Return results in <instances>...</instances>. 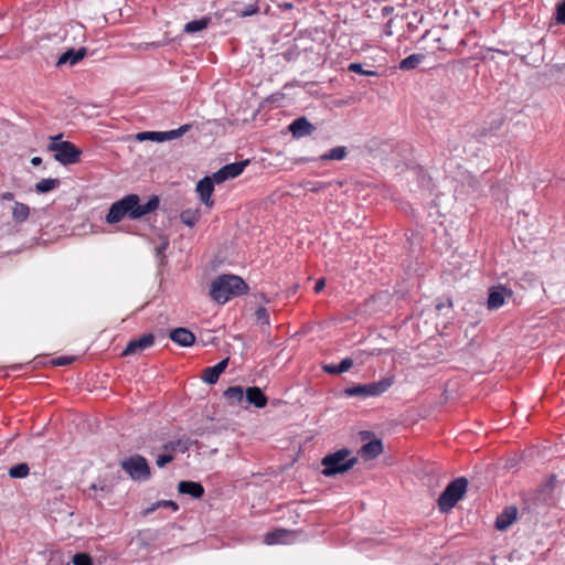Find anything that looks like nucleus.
<instances>
[{
	"label": "nucleus",
	"instance_id": "1",
	"mask_svg": "<svg viewBox=\"0 0 565 565\" xmlns=\"http://www.w3.org/2000/svg\"><path fill=\"white\" fill-rule=\"evenodd\" d=\"M158 206V196H151L146 203H140V199L137 194H128L111 204L108 214L106 215V222L108 224H116L125 216H128L131 220H138L153 212Z\"/></svg>",
	"mask_w": 565,
	"mask_h": 565
},
{
	"label": "nucleus",
	"instance_id": "2",
	"mask_svg": "<svg viewBox=\"0 0 565 565\" xmlns=\"http://www.w3.org/2000/svg\"><path fill=\"white\" fill-rule=\"evenodd\" d=\"M248 291L247 284L236 275L224 274L211 284L210 296L218 303H225L231 298L245 295Z\"/></svg>",
	"mask_w": 565,
	"mask_h": 565
},
{
	"label": "nucleus",
	"instance_id": "3",
	"mask_svg": "<svg viewBox=\"0 0 565 565\" xmlns=\"http://www.w3.org/2000/svg\"><path fill=\"white\" fill-rule=\"evenodd\" d=\"M351 451L347 448L327 455L321 463L323 466L322 473L326 477H332L350 470L356 462V457H350Z\"/></svg>",
	"mask_w": 565,
	"mask_h": 565
},
{
	"label": "nucleus",
	"instance_id": "4",
	"mask_svg": "<svg viewBox=\"0 0 565 565\" xmlns=\"http://www.w3.org/2000/svg\"><path fill=\"white\" fill-rule=\"evenodd\" d=\"M394 384V376L384 377L377 382L358 384L344 390V395L350 397H376L385 393Z\"/></svg>",
	"mask_w": 565,
	"mask_h": 565
},
{
	"label": "nucleus",
	"instance_id": "5",
	"mask_svg": "<svg viewBox=\"0 0 565 565\" xmlns=\"http://www.w3.org/2000/svg\"><path fill=\"white\" fill-rule=\"evenodd\" d=\"M468 481L460 477L451 481L439 495L438 508L441 512L450 511L467 491Z\"/></svg>",
	"mask_w": 565,
	"mask_h": 565
},
{
	"label": "nucleus",
	"instance_id": "6",
	"mask_svg": "<svg viewBox=\"0 0 565 565\" xmlns=\"http://www.w3.org/2000/svg\"><path fill=\"white\" fill-rule=\"evenodd\" d=\"M121 468L132 480L145 481L150 478V468L145 457L134 455L121 461Z\"/></svg>",
	"mask_w": 565,
	"mask_h": 565
},
{
	"label": "nucleus",
	"instance_id": "7",
	"mask_svg": "<svg viewBox=\"0 0 565 565\" xmlns=\"http://www.w3.org/2000/svg\"><path fill=\"white\" fill-rule=\"evenodd\" d=\"M49 151L60 163L67 166L77 163L83 153L82 149L74 146V143H49Z\"/></svg>",
	"mask_w": 565,
	"mask_h": 565
},
{
	"label": "nucleus",
	"instance_id": "8",
	"mask_svg": "<svg viewBox=\"0 0 565 565\" xmlns=\"http://www.w3.org/2000/svg\"><path fill=\"white\" fill-rule=\"evenodd\" d=\"M192 128V125H183L178 129H172L169 131H141L134 136H128V139L134 138L135 141H167L181 137Z\"/></svg>",
	"mask_w": 565,
	"mask_h": 565
},
{
	"label": "nucleus",
	"instance_id": "9",
	"mask_svg": "<svg viewBox=\"0 0 565 565\" xmlns=\"http://www.w3.org/2000/svg\"><path fill=\"white\" fill-rule=\"evenodd\" d=\"M60 39L62 43L67 46L75 47L76 45H81L86 41V30L85 26L81 23H70L65 24L61 28L58 32Z\"/></svg>",
	"mask_w": 565,
	"mask_h": 565
},
{
	"label": "nucleus",
	"instance_id": "10",
	"mask_svg": "<svg viewBox=\"0 0 565 565\" xmlns=\"http://www.w3.org/2000/svg\"><path fill=\"white\" fill-rule=\"evenodd\" d=\"M248 164V159L225 164L220 170L213 173V179L217 184H221L230 179L238 177Z\"/></svg>",
	"mask_w": 565,
	"mask_h": 565
},
{
	"label": "nucleus",
	"instance_id": "11",
	"mask_svg": "<svg viewBox=\"0 0 565 565\" xmlns=\"http://www.w3.org/2000/svg\"><path fill=\"white\" fill-rule=\"evenodd\" d=\"M512 296L513 291L502 285L490 288L487 301L488 309L497 310L501 308L504 305L505 299L511 298Z\"/></svg>",
	"mask_w": 565,
	"mask_h": 565
},
{
	"label": "nucleus",
	"instance_id": "12",
	"mask_svg": "<svg viewBox=\"0 0 565 565\" xmlns=\"http://www.w3.org/2000/svg\"><path fill=\"white\" fill-rule=\"evenodd\" d=\"M86 55L87 49L85 46H79L77 49L67 46L65 52L57 58L56 66H74L79 63Z\"/></svg>",
	"mask_w": 565,
	"mask_h": 565
},
{
	"label": "nucleus",
	"instance_id": "13",
	"mask_svg": "<svg viewBox=\"0 0 565 565\" xmlns=\"http://www.w3.org/2000/svg\"><path fill=\"white\" fill-rule=\"evenodd\" d=\"M214 183H216V182L213 179V174H212V175L204 177L196 184V192L199 193L201 201L207 207H211L214 204V201L212 200V193L214 191Z\"/></svg>",
	"mask_w": 565,
	"mask_h": 565
},
{
	"label": "nucleus",
	"instance_id": "14",
	"mask_svg": "<svg viewBox=\"0 0 565 565\" xmlns=\"http://www.w3.org/2000/svg\"><path fill=\"white\" fill-rule=\"evenodd\" d=\"M154 342V337L151 333L143 334L138 339H132L128 342L122 355H130L140 353L143 350L150 348Z\"/></svg>",
	"mask_w": 565,
	"mask_h": 565
},
{
	"label": "nucleus",
	"instance_id": "15",
	"mask_svg": "<svg viewBox=\"0 0 565 565\" xmlns=\"http://www.w3.org/2000/svg\"><path fill=\"white\" fill-rule=\"evenodd\" d=\"M289 130L295 138H303L312 134L315 126L306 117H299L289 125Z\"/></svg>",
	"mask_w": 565,
	"mask_h": 565
},
{
	"label": "nucleus",
	"instance_id": "16",
	"mask_svg": "<svg viewBox=\"0 0 565 565\" xmlns=\"http://www.w3.org/2000/svg\"><path fill=\"white\" fill-rule=\"evenodd\" d=\"M228 361L230 359L226 358L224 360H222L221 362H218L216 365L214 366H211V367H206L204 371H203V375H202V379L205 383L207 384H214L217 382L220 375L225 371V369L227 367L228 365Z\"/></svg>",
	"mask_w": 565,
	"mask_h": 565
},
{
	"label": "nucleus",
	"instance_id": "17",
	"mask_svg": "<svg viewBox=\"0 0 565 565\" xmlns=\"http://www.w3.org/2000/svg\"><path fill=\"white\" fill-rule=\"evenodd\" d=\"M245 401L248 405H254L257 408H263L267 405V397L257 386L247 387L245 391Z\"/></svg>",
	"mask_w": 565,
	"mask_h": 565
},
{
	"label": "nucleus",
	"instance_id": "18",
	"mask_svg": "<svg viewBox=\"0 0 565 565\" xmlns=\"http://www.w3.org/2000/svg\"><path fill=\"white\" fill-rule=\"evenodd\" d=\"M170 339L182 347H190L194 343V334L185 328H177L170 332Z\"/></svg>",
	"mask_w": 565,
	"mask_h": 565
},
{
	"label": "nucleus",
	"instance_id": "19",
	"mask_svg": "<svg viewBox=\"0 0 565 565\" xmlns=\"http://www.w3.org/2000/svg\"><path fill=\"white\" fill-rule=\"evenodd\" d=\"M516 508L508 507L505 508L501 514L497 516L495 520V529L499 531H504L508 529L516 519Z\"/></svg>",
	"mask_w": 565,
	"mask_h": 565
},
{
	"label": "nucleus",
	"instance_id": "20",
	"mask_svg": "<svg viewBox=\"0 0 565 565\" xmlns=\"http://www.w3.org/2000/svg\"><path fill=\"white\" fill-rule=\"evenodd\" d=\"M178 490L182 494H189L194 499H200L204 494V488L201 483L194 481H181Z\"/></svg>",
	"mask_w": 565,
	"mask_h": 565
},
{
	"label": "nucleus",
	"instance_id": "21",
	"mask_svg": "<svg viewBox=\"0 0 565 565\" xmlns=\"http://www.w3.org/2000/svg\"><path fill=\"white\" fill-rule=\"evenodd\" d=\"M383 451V444L380 439H373L364 444L360 449V455L366 459H374Z\"/></svg>",
	"mask_w": 565,
	"mask_h": 565
},
{
	"label": "nucleus",
	"instance_id": "22",
	"mask_svg": "<svg viewBox=\"0 0 565 565\" xmlns=\"http://www.w3.org/2000/svg\"><path fill=\"white\" fill-rule=\"evenodd\" d=\"M290 536H291V532H289L287 530L279 529V530H275L273 532L267 533L265 535L264 542L267 545L285 544V543L289 542Z\"/></svg>",
	"mask_w": 565,
	"mask_h": 565
},
{
	"label": "nucleus",
	"instance_id": "23",
	"mask_svg": "<svg viewBox=\"0 0 565 565\" xmlns=\"http://www.w3.org/2000/svg\"><path fill=\"white\" fill-rule=\"evenodd\" d=\"M425 58L424 54L415 53L411 54L409 56L403 58L399 62L398 67L403 71H411L415 70Z\"/></svg>",
	"mask_w": 565,
	"mask_h": 565
},
{
	"label": "nucleus",
	"instance_id": "24",
	"mask_svg": "<svg viewBox=\"0 0 565 565\" xmlns=\"http://www.w3.org/2000/svg\"><path fill=\"white\" fill-rule=\"evenodd\" d=\"M232 11L235 12L236 15L245 18L258 13L259 7L258 2L255 1L254 3H249L244 8H239V3L235 1L232 3Z\"/></svg>",
	"mask_w": 565,
	"mask_h": 565
},
{
	"label": "nucleus",
	"instance_id": "25",
	"mask_svg": "<svg viewBox=\"0 0 565 565\" xmlns=\"http://www.w3.org/2000/svg\"><path fill=\"white\" fill-rule=\"evenodd\" d=\"M353 365V361L350 358L343 359L339 364H326L323 370L329 374H341L350 370Z\"/></svg>",
	"mask_w": 565,
	"mask_h": 565
},
{
	"label": "nucleus",
	"instance_id": "26",
	"mask_svg": "<svg viewBox=\"0 0 565 565\" xmlns=\"http://www.w3.org/2000/svg\"><path fill=\"white\" fill-rule=\"evenodd\" d=\"M30 215V207L20 202H15L12 207V217L15 222H24Z\"/></svg>",
	"mask_w": 565,
	"mask_h": 565
},
{
	"label": "nucleus",
	"instance_id": "27",
	"mask_svg": "<svg viewBox=\"0 0 565 565\" xmlns=\"http://www.w3.org/2000/svg\"><path fill=\"white\" fill-rule=\"evenodd\" d=\"M225 397L232 404H241L245 401V392L241 386H231L224 392Z\"/></svg>",
	"mask_w": 565,
	"mask_h": 565
},
{
	"label": "nucleus",
	"instance_id": "28",
	"mask_svg": "<svg viewBox=\"0 0 565 565\" xmlns=\"http://www.w3.org/2000/svg\"><path fill=\"white\" fill-rule=\"evenodd\" d=\"M347 156V148L343 146L335 147L319 157L320 161L337 160L340 161Z\"/></svg>",
	"mask_w": 565,
	"mask_h": 565
},
{
	"label": "nucleus",
	"instance_id": "29",
	"mask_svg": "<svg viewBox=\"0 0 565 565\" xmlns=\"http://www.w3.org/2000/svg\"><path fill=\"white\" fill-rule=\"evenodd\" d=\"M210 21H211V19L207 17H204L199 20L190 21L184 25L183 31L185 33H194V32L202 31L209 25Z\"/></svg>",
	"mask_w": 565,
	"mask_h": 565
},
{
	"label": "nucleus",
	"instance_id": "30",
	"mask_svg": "<svg viewBox=\"0 0 565 565\" xmlns=\"http://www.w3.org/2000/svg\"><path fill=\"white\" fill-rule=\"evenodd\" d=\"M30 473V467L25 462L18 463L15 466H12L9 469V476L13 479H22L28 477Z\"/></svg>",
	"mask_w": 565,
	"mask_h": 565
},
{
	"label": "nucleus",
	"instance_id": "31",
	"mask_svg": "<svg viewBox=\"0 0 565 565\" xmlns=\"http://www.w3.org/2000/svg\"><path fill=\"white\" fill-rule=\"evenodd\" d=\"M58 183L57 179H42L35 184V190L39 193H46L54 190Z\"/></svg>",
	"mask_w": 565,
	"mask_h": 565
},
{
	"label": "nucleus",
	"instance_id": "32",
	"mask_svg": "<svg viewBox=\"0 0 565 565\" xmlns=\"http://www.w3.org/2000/svg\"><path fill=\"white\" fill-rule=\"evenodd\" d=\"M255 316H256V320L257 322L259 323L260 326V329L263 332H266L267 329L269 328L270 326V322H269V315L267 312V310L264 308V307H259L256 312H255Z\"/></svg>",
	"mask_w": 565,
	"mask_h": 565
},
{
	"label": "nucleus",
	"instance_id": "33",
	"mask_svg": "<svg viewBox=\"0 0 565 565\" xmlns=\"http://www.w3.org/2000/svg\"><path fill=\"white\" fill-rule=\"evenodd\" d=\"M181 221L188 226H193L199 221V212L196 210H184L181 215Z\"/></svg>",
	"mask_w": 565,
	"mask_h": 565
},
{
	"label": "nucleus",
	"instance_id": "34",
	"mask_svg": "<svg viewBox=\"0 0 565 565\" xmlns=\"http://www.w3.org/2000/svg\"><path fill=\"white\" fill-rule=\"evenodd\" d=\"M349 72L358 73L365 76H377L379 73L372 70H364L361 63H351L348 66Z\"/></svg>",
	"mask_w": 565,
	"mask_h": 565
},
{
	"label": "nucleus",
	"instance_id": "35",
	"mask_svg": "<svg viewBox=\"0 0 565 565\" xmlns=\"http://www.w3.org/2000/svg\"><path fill=\"white\" fill-rule=\"evenodd\" d=\"M164 449L171 451L179 450L181 452H184L188 450V443L182 440L171 441L164 445Z\"/></svg>",
	"mask_w": 565,
	"mask_h": 565
},
{
	"label": "nucleus",
	"instance_id": "36",
	"mask_svg": "<svg viewBox=\"0 0 565 565\" xmlns=\"http://www.w3.org/2000/svg\"><path fill=\"white\" fill-rule=\"evenodd\" d=\"M74 565H93L92 557L85 553H77L73 556Z\"/></svg>",
	"mask_w": 565,
	"mask_h": 565
},
{
	"label": "nucleus",
	"instance_id": "37",
	"mask_svg": "<svg viewBox=\"0 0 565 565\" xmlns=\"http://www.w3.org/2000/svg\"><path fill=\"white\" fill-rule=\"evenodd\" d=\"M555 20L565 25V0L556 6Z\"/></svg>",
	"mask_w": 565,
	"mask_h": 565
},
{
	"label": "nucleus",
	"instance_id": "38",
	"mask_svg": "<svg viewBox=\"0 0 565 565\" xmlns=\"http://www.w3.org/2000/svg\"><path fill=\"white\" fill-rule=\"evenodd\" d=\"M160 507H168V508H171L173 511H177L179 509V505L174 501L161 500V501H158L157 503H154L149 509V511H153V510H156L157 508H160Z\"/></svg>",
	"mask_w": 565,
	"mask_h": 565
},
{
	"label": "nucleus",
	"instance_id": "39",
	"mask_svg": "<svg viewBox=\"0 0 565 565\" xmlns=\"http://www.w3.org/2000/svg\"><path fill=\"white\" fill-rule=\"evenodd\" d=\"M166 45V42H147V43H138V44H131V46H134L135 49L137 50H147V49H150V47H153V49H157V47H161Z\"/></svg>",
	"mask_w": 565,
	"mask_h": 565
},
{
	"label": "nucleus",
	"instance_id": "40",
	"mask_svg": "<svg viewBox=\"0 0 565 565\" xmlns=\"http://www.w3.org/2000/svg\"><path fill=\"white\" fill-rule=\"evenodd\" d=\"M173 460V456L170 455V454H163V455H159L157 460H156V463L158 467L162 468L164 467L167 463L171 462Z\"/></svg>",
	"mask_w": 565,
	"mask_h": 565
},
{
	"label": "nucleus",
	"instance_id": "41",
	"mask_svg": "<svg viewBox=\"0 0 565 565\" xmlns=\"http://www.w3.org/2000/svg\"><path fill=\"white\" fill-rule=\"evenodd\" d=\"M73 361H74V358H72V356H60L57 359H54L52 361V364L55 366H64V365L71 364Z\"/></svg>",
	"mask_w": 565,
	"mask_h": 565
},
{
	"label": "nucleus",
	"instance_id": "42",
	"mask_svg": "<svg viewBox=\"0 0 565 565\" xmlns=\"http://www.w3.org/2000/svg\"><path fill=\"white\" fill-rule=\"evenodd\" d=\"M451 307H452V301L448 299L446 302H438L435 308L438 312H440L441 310L450 309Z\"/></svg>",
	"mask_w": 565,
	"mask_h": 565
},
{
	"label": "nucleus",
	"instance_id": "43",
	"mask_svg": "<svg viewBox=\"0 0 565 565\" xmlns=\"http://www.w3.org/2000/svg\"><path fill=\"white\" fill-rule=\"evenodd\" d=\"M326 286V280L324 278H320L316 281V285H315V292L316 294H319Z\"/></svg>",
	"mask_w": 565,
	"mask_h": 565
},
{
	"label": "nucleus",
	"instance_id": "44",
	"mask_svg": "<svg viewBox=\"0 0 565 565\" xmlns=\"http://www.w3.org/2000/svg\"><path fill=\"white\" fill-rule=\"evenodd\" d=\"M14 199V194L12 192H3L1 194V200L12 201Z\"/></svg>",
	"mask_w": 565,
	"mask_h": 565
},
{
	"label": "nucleus",
	"instance_id": "45",
	"mask_svg": "<svg viewBox=\"0 0 565 565\" xmlns=\"http://www.w3.org/2000/svg\"><path fill=\"white\" fill-rule=\"evenodd\" d=\"M392 23H393V19L388 20L387 23L385 24V34L386 35H391L392 34V31H391V28H392Z\"/></svg>",
	"mask_w": 565,
	"mask_h": 565
},
{
	"label": "nucleus",
	"instance_id": "46",
	"mask_svg": "<svg viewBox=\"0 0 565 565\" xmlns=\"http://www.w3.org/2000/svg\"><path fill=\"white\" fill-rule=\"evenodd\" d=\"M41 162H42V159H41L40 157H33V158L31 159V163H32V166H34V167L40 166V164H41Z\"/></svg>",
	"mask_w": 565,
	"mask_h": 565
},
{
	"label": "nucleus",
	"instance_id": "47",
	"mask_svg": "<svg viewBox=\"0 0 565 565\" xmlns=\"http://www.w3.org/2000/svg\"><path fill=\"white\" fill-rule=\"evenodd\" d=\"M63 135L62 134H58V135H55V136H51L49 138V141H61Z\"/></svg>",
	"mask_w": 565,
	"mask_h": 565
},
{
	"label": "nucleus",
	"instance_id": "48",
	"mask_svg": "<svg viewBox=\"0 0 565 565\" xmlns=\"http://www.w3.org/2000/svg\"><path fill=\"white\" fill-rule=\"evenodd\" d=\"M284 8H291V4L290 3H285Z\"/></svg>",
	"mask_w": 565,
	"mask_h": 565
}]
</instances>
